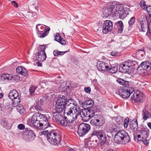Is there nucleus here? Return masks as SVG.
Returning a JSON list of instances; mask_svg holds the SVG:
<instances>
[{"label":"nucleus","instance_id":"obj_29","mask_svg":"<svg viewBox=\"0 0 151 151\" xmlns=\"http://www.w3.org/2000/svg\"><path fill=\"white\" fill-rule=\"evenodd\" d=\"M117 82L124 87H127L129 86V82L128 81H125L120 78H118L116 80Z\"/></svg>","mask_w":151,"mask_h":151},{"label":"nucleus","instance_id":"obj_10","mask_svg":"<svg viewBox=\"0 0 151 151\" xmlns=\"http://www.w3.org/2000/svg\"><path fill=\"white\" fill-rule=\"evenodd\" d=\"M132 64V62L130 61H125L119 67V70L122 73H127L129 74L133 73L134 70Z\"/></svg>","mask_w":151,"mask_h":151},{"label":"nucleus","instance_id":"obj_37","mask_svg":"<svg viewBox=\"0 0 151 151\" xmlns=\"http://www.w3.org/2000/svg\"><path fill=\"white\" fill-rule=\"evenodd\" d=\"M111 127L110 128H111V132L112 133L116 132L117 133L118 132L120 131L118 128L117 126L115 124L113 123L111 124Z\"/></svg>","mask_w":151,"mask_h":151},{"label":"nucleus","instance_id":"obj_14","mask_svg":"<svg viewBox=\"0 0 151 151\" xmlns=\"http://www.w3.org/2000/svg\"><path fill=\"white\" fill-rule=\"evenodd\" d=\"M105 119L103 116L101 115H96L93 119L91 120L90 123L96 126L101 127L105 124Z\"/></svg>","mask_w":151,"mask_h":151},{"label":"nucleus","instance_id":"obj_41","mask_svg":"<svg viewBox=\"0 0 151 151\" xmlns=\"http://www.w3.org/2000/svg\"><path fill=\"white\" fill-rule=\"evenodd\" d=\"M87 112L89 113V114L90 115H91V119L93 117L95 116V111H94L93 109H92L90 108L89 109H87Z\"/></svg>","mask_w":151,"mask_h":151},{"label":"nucleus","instance_id":"obj_16","mask_svg":"<svg viewBox=\"0 0 151 151\" xmlns=\"http://www.w3.org/2000/svg\"><path fill=\"white\" fill-rule=\"evenodd\" d=\"M114 14V17H118L121 19H124L127 16V14L123 8L118 4H117L115 12Z\"/></svg>","mask_w":151,"mask_h":151},{"label":"nucleus","instance_id":"obj_32","mask_svg":"<svg viewBox=\"0 0 151 151\" xmlns=\"http://www.w3.org/2000/svg\"><path fill=\"white\" fill-rule=\"evenodd\" d=\"M148 13L149 17H146V20L147 22L151 21V6H148L145 10Z\"/></svg>","mask_w":151,"mask_h":151},{"label":"nucleus","instance_id":"obj_9","mask_svg":"<svg viewBox=\"0 0 151 151\" xmlns=\"http://www.w3.org/2000/svg\"><path fill=\"white\" fill-rule=\"evenodd\" d=\"M8 97L12 101V105L13 107H16L20 102V99L18 93L15 90L11 91L9 93Z\"/></svg>","mask_w":151,"mask_h":151},{"label":"nucleus","instance_id":"obj_15","mask_svg":"<svg viewBox=\"0 0 151 151\" xmlns=\"http://www.w3.org/2000/svg\"><path fill=\"white\" fill-rule=\"evenodd\" d=\"M90 129V126L89 124L81 123L78 126L77 133L80 136H83L88 133Z\"/></svg>","mask_w":151,"mask_h":151},{"label":"nucleus","instance_id":"obj_42","mask_svg":"<svg viewBox=\"0 0 151 151\" xmlns=\"http://www.w3.org/2000/svg\"><path fill=\"white\" fill-rule=\"evenodd\" d=\"M148 26V31L147 32V34L148 35V33L150 35V38L151 40V21L150 22H147Z\"/></svg>","mask_w":151,"mask_h":151},{"label":"nucleus","instance_id":"obj_53","mask_svg":"<svg viewBox=\"0 0 151 151\" xmlns=\"http://www.w3.org/2000/svg\"><path fill=\"white\" fill-rule=\"evenodd\" d=\"M84 90L87 93H90L91 91V89L90 87H85L84 88Z\"/></svg>","mask_w":151,"mask_h":151},{"label":"nucleus","instance_id":"obj_63","mask_svg":"<svg viewBox=\"0 0 151 151\" xmlns=\"http://www.w3.org/2000/svg\"><path fill=\"white\" fill-rule=\"evenodd\" d=\"M3 96V94L2 93H0V99L2 98Z\"/></svg>","mask_w":151,"mask_h":151},{"label":"nucleus","instance_id":"obj_57","mask_svg":"<svg viewBox=\"0 0 151 151\" xmlns=\"http://www.w3.org/2000/svg\"><path fill=\"white\" fill-rule=\"evenodd\" d=\"M116 122L117 123H118L119 124H120L122 123V120L120 119H119L118 118H117L116 120Z\"/></svg>","mask_w":151,"mask_h":151},{"label":"nucleus","instance_id":"obj_7","mask_svg":"<svg viewBox=\"0 0 151 151\" xmlns=\"http://www.w3.org/2000/svg\"><path fill=\"white\" fill-rule=\"evenodd\" d=\"M65 108L64 111V115L71 116L72 117H73L76 119L77 118V115L76 114H73V110H70L71 107L74 105L76 104V103L74 100L73 99H68L67 101L65 99Z\"/></svg>","mask_w":151,"mask_h":151},{"label":"nucleus","instance_id":"obj_20","mask_svg":"<svg viewBox=\"0 0 151 151\" xmlns=\"http://www.w3.org/2000/svg\"><path fill=\"white\" fill-rule=\"evenodd\" d=\"M89 113L87 112V109H81L79 112H78L77 114V117L78 116H80L82 119L83 120L85 121H88L91 119V115H90Z\"/></svg>","mask_w":151,"mask_h":151},{"label":"nucleus","instance_id":"obj_3","mask_svg":"<svg viewBox=\"0 0 151 151\" xmlns=\"http://www.w3.org/2000/svg\"><path fill=\"white\" fill-rule=\"evenodd\" d=\"M114 140L117 143L125 144L130 142V139L128 133L125 130H120L115 134Z\"/></svg>","mask_w":151,"mask_h":151},{"label":"nucleus","instance_id":"obj_61","mask_svg":"<svg viewBox=\"0 0 151 151\" xmlns=\"http://www.w3.org/2000/svg\"><path fill=\"white\" fill-rule=\"evenodd\" d=\"M37 65L38 66H42V63L39 62H37Z\"/></svg>","mask_w":151,"mask_h":151},{"label":"nucleus","instance_id":"obj_43","mask_svg":"<svg viewBox=\"0 0 151 151\" xmlns=\"http://www.w3.org/2000/svg\"><path fill=\"white\" fill-rule=\"evenodd\" d=\"M40 50H39L38 52H42V53H46L45 52V50L46 49V47L45 45H40Z\"/></svg>","mask_w":151,"mask_h":151},{"label":"nucleus","instance_id":"obj_40","mask_svg":"<svg viewBox=\"0 0 151 151\" xmlns=\"http://www.w3.org/2000/svg\"><path fill=\"white\" fill-rule=\"evenodd\" d=\"M67 51H60L57 50H55L53 52V54L54 56L62 55H64Z\"/></svg>","mask_w":151,"mask_h":151},{"label":"nucleus","instance_id":"obj_55","mask_svg":"<svg viewBox=\"0 0 151 151\" xmlns=\"http://www.w3.org/2000/svg\"><path fill=\"white\" fill-rule=\"evenodd\" d=\"M140 141H142L145 145H147L149 143L148 141L146 139H142Z\"/></svg>","mask_w":151,"mask_h":151},{"label":"nucleus","instance_id":"obj_6","mask_svg":"<svg viewBox=\"0 0 151 151\" xmlns=\"http://www.w3.org/2000/svg\"><path fill=\"white\" fill-rule=\"evenodd\" d=\"M138 70L142 75L146 76L151 73V63L149 61L142 63L138 67Z\"/></svg>","mask_w":151,"mask_h":151},{"label":"nucleus","instance_id":"obj_17","mask_svg":"<svg viewBox=\"0 0 151 151\" xmlns=\"http://www.w3.org/2000/svg\"><path fill=\"white\" fill-rule=\"evenodd\" d=\"M36 137L35 132L32 130L26 128L24 133L23 138L27 141H31Z\"/></svg>","mask_w":151,"mask_h":151},{"label":"nucleus","instance_id":"obj_4","mask_svg":"<svg viewBox=\"0 0 151 151\" xmlns=\"http://www.w3.org/2000/svg\"><path fill=\"white\" fill-rule=\"evenodd\" d=\"M66 115L67 117H64L61 115H56L54 116V118L59 124L63 126H66L68 123H73L76 119L73 117H72L68 114Z\"/></svg>","mask_w":151,"mask_h":151},{"label":"nucleus","instance_id":"obj_28","mask_svg":"<svg viewBox=\"0 0 151 151\" xmlns=\"http://www.w3.org/2000/svg\"><path fill=\"white\" fill-rule=\"evenodd\" d=\"M55 40L59 42L61 45H65L66 44L65 41L61 37L59 33H56Z\"/></svg>","mask_w":151,"mask_h":151},{"label":"nucleus","instance_id":"obj_1","mask_svg":"<svg viewBox=\"0 0 151 151\" xmlns=\"http://www.w3.org/2000/svg\"><path fill=\"white\" fill-rule=\"evenodd\" d=\"M51 114L49 113L46 114L39 112L34 114L31 117V122L35 127L40 129H45L51 127L49 120L51 119Z\"/></svg>","mask_w":151,"mask_h":151},{"label":"nucleus","instance_id":"obj_19","mask_svg":"<svg viewBox=\"0 0 151 151\" xmlns=\"http://www.w3.org/2000/svg\"><path fill=\"white\" fill-rule=\"evenodd\" d=\"M113 24L110 20L105 21L103 25L102 31L104 33L106 34L111 31L113 29Z\"/></svg>","mask_w":151,"mask_h":151},{"label":"nucleus","instance_id":"obj_24","mask_svg":"<svg viewBox=\"0 0 151 151\" xmlns=\"http://www.w3.org/2000/svg\"><path fill=\"white\" fill-rule=\"evenodd\" d=\"M142 116L143 119L145 121L151 118V113L145 109H143L142 111Z\"/></svg>","mask_w":151,"mask_h":151},{"label":"nucleus","instance_id":"obj_62","mask_svg":"<svg viewBox=\"0 0 151 151\" xmlns=\"http://www.w3.org/2000/svg\"><path fill=\"white\" fill-rule=\"evenodd\" d=\"M107 151H116L115 150H113L111 149H108Z\"/></svg>","mask_w":151,"mask_h":151},{"label":"nucleus","instance_id":"obj_30","mask_svg":"<svg viewBox=\"0 0 151 151\" xmlns=\"http://www.w3.org/2000/svg\"><path fill=\"white\" fill-rule=\"evenodd\" d=\"M107 71L109 72L114 73H115L117 70V66L115 65H113L109 66V68L107 69Z\"/></svg>","mask_w":151,"mask_h":151},{"label":"nucleus","instance_id":"obj_18","mask_svg":"<svg viewBox=\"0 0 151 151\" xmlns=\"http://www.w3.org/2000/svg\"><path fill=\"white\" fill-rule=\"evenodd\" d=\"M149 131L148 129H142L139 130L138 133L139 134L137 135L138 141H140L142 139H146L149 136ZM134 140L136 141L137 137H134Z\"/></svg>","mask_w":151,"mask_h":151},{"label":"nucleus","instance_id":"obj_33","mask_svg":"<svg viewBox=\"0 0 151 151\" xmlns=\"http://www.w3.org/2000/svg\"><path fill=\"white\" fill-rule=\"evenodd\" d=\"M70 110H73V114H77L78 112H79L80 111L81 109L78 106H77L76 103L71 107V108Z\"/></svg>","mask_w":151,"mask_h":151},{"label":"nucleus","instance_id":"obj_60","mask_svg":"<svg viewBox=\"0 0 151 151\" xmlns=\"http://www.w3.org/2000/svg\"><path fill=\"white\" fill-rule=\"evenodd\" d=\"M147 126L149 128L151 129V122L147 123Z\"/></svg>","mask_w":151,"mask_h":151},{"label":"nucleus","instance_id":"obj_49","mask_svg":"<svg viewBox=\"0 0 151 151\" xmlns=\"http://www.w3.org/2000/svg\"><path fill=\"white\" fill-rule=\"evenodd\" d=\"M111 54V56L114 57L118 56L119 55V53L116 51L112 52Z\"/></svg>","mask_w":151,"mask_h":151},{"label":"nucleus","instance_id":"obj_12","mask_svg":"<svg viewBox=\"0 0 151 151\" xmlns=\"http://www.w3.org/2000/svg\"><path fill=\"white\" fill-rule=\"evenodd\" d=\"M65 99L61 98L58 100L56 102L55 106L53 110V112L54 114L60 113L65 110Z\"/></svg>","mask_w":151,"mask_h":151},{"label":"nucleus","instance_id":"obj_52","mask_svg":"<svg viewBox=\"0 0 151 151\" xmlns=\"http://www.w3.org/2000/svg\"><path fill=\"white\" fill-rule=\"evenodd\" d=\"M18 128L20 130H23L25 128V126L22 124H20L18 125Z\"/></svg>","mask_w":151,"mask_h":151},{"label":"nucleus","instance_id":"obj_26","mask_svg":"<svg viewBox=\"0 0 151 151\" xmlns=\"http://www.w3.org/2000/svg\"><path fill=\"white\" fill-rule=\"evenodd\" d=\"M138 22L139 23L138 26L140 27L141 31L145 32L147 29L146 23L145 20L141 19H139Z\"/></svg>","mask_w":151,"mask_h":151},{"label":"nucleus","instance_id":"obj_64","mask_svg":"<svg viewBox=\"0 0 151 151\" xmlns=\"http://www.w3.org/2000/svg\"><path fill=\"white\" fill-rule=\"evenodd\" d=\"M35 9L36 11H38V8L37 6H35Z\"/></svg>","mask_w":151,"mask_h":151},{"label":"nucleus","instance_id":"obj_44","mask_svg":"<svg viewBox=\"0 0 151 151\" xmlns=\"http://www.w3.org/2000/svg\"><path fill=\"white\" fill-rule=\"evenodd\" d=\"M140 6L142 7V8L144 9L145 10L147 6H146L145 4V1H141L140 3Z\"/></svg>","mask_w":151,"mask_h":151},{"label":"nucleus","instance_id":"obj_34","mask_svg":"<svg viewBox=\"0 0 151 151\" xmlns=\"http://www.w3.org/2000/svg\"><path fill=\"white\" fill-rule=\"evenodd\" d=\"M85 108H91L94 104L93 101L91 100H86L84 101Z\"/></svg>","mask_w":151,"mask_h":151},{"label":"nucleus","instance_id":"obj_8","mask_svg":"<svg viewBox=\"0 0 151 151\" xmlns=\"http://www.w3.org/2000/svg\"><path fill=\"white\" fill-rule=\"evenodd\" d=\"M117 4L116 3L113 2L107 6H104L102 9L103 15L106 17H107L109 16L114 17V14L115 12Z\"/></svg>","mask_w":151,"mask_h":151},{"label":"nucleus","instance_id":"obj_35","mask_svg":"<svg viewBox=\"0 0 151 151\" xmlns=\"http://www.w3.org/2000/svg\"><path fill=\"white\" fill-rule=\"evenodd\" d=\"M1 79L2 80H5L7 79L8 80H11L12 78V76L11 75L6 73H4L2 74L0 76Z\"/></svg>","mask_w":151,"mask_h":151},{"label":"nucleus","instance_id":"obj_58","mask_svg":"<svg viewBox=\"0 0 151 151\" xmlns=\"http://www.w3.org/2000/svg\"><path fill=\"white\" fill-rule=\"evenodd\" d=\"M1 124L4 126H7V123L4 121H2L1 122Z\"/></svg>","mask_w":151,"mask_h":151},{"label":"nucleus","instance_id":"obj_59","mask_svg":"<svg viewBox=\"0 0 151 151\" xmlns=\"http://www.w3.org/2000/svg\"><path fill=\"white\" fill-rule=\"evenodd\" d=\"M32 16H33V18H34L37 15V13L35 12H32Z\"/></svg>","mask_w":151,"mask_h":151},{"label":"nucleus","instance_id":"obj_36","mask_svg":"<svg viewBox=\"0 0 151 151\" xmlns=\"http://www.w3.org/2000/svg\"><path fill=\"white\" fill-rule=\"evenodd\" d=\"M17 106V110L21 114H23L25 113V110L22 105L20 104L18 106V105Z\"/></svg>","mask_w":151,"mask_h":151},{"label":"nucleus","instance_id":"obj_50","mask_svg":"<svg viewBox=\"0 0 151 151\" xmlns=\"http://www.w3.org/2000/svg\"><path fill=\"white\" fill-rule=\"evenodd\" d=\"M66 89V86H61L59 88V90L61 92H63Z\"/></svg>","mask_w":151,"mask_h":151},{"label":"nucleus","instance_id":"obj_27","mask_svg":"<svg viewBox=\"0 0 151 151\" xmlns=\"http://www.w3.org/2000/svg\"><path fill=\"white\" fill-rule=\"evenodd\" d=\"M47 58L46 53H42V52H38L36 55V58L37 60L42 62L45 60Z\"/></svg>","mask_w":151,"mask_h":151},{"label":"nucleus","instance_id":"obj_13","mask_svg":"<svg viewBox=\"0 0 151 151\" xmlns=\"http://www.w3.org/2000/svg\"><path fill=\"white\" fill-rule=\"evenodd\" d=\"M36 27L37 30V36L41 38H43L46 36L48 34L50 29L49 27H47L46 29L44 26L39 24H37Z\"/></svg>","mask_w":151,"mask_h":151},{"label":"nucleus","instance_id":"obj_39","mask_svg":"<svg viewBox=\"0 0 151 151\" xmlns=\"http://www.w3.org/2000/svg\"><path fill=\"white\" fill-rule=\"evenodd\" d=\"M90 141H86L85 142V145L87 147L89 148L94 146V143L95 142H93L90 139Z\"/></svg>","mask_w":151,"mask_h":151},{"label":"nucleus","instance_id":"obj_31","mask_svg":"<svg viewBox=\"0 0 151 151\" xmlns=\"http://www.w3.org/2000/svg\"><path fill=\"white\" fill-rule=\"evenodd\" d=\"M117 26L118 29V32L120 33H121L123 29V24L122 21H120L116 23L115 26Z\"/></svg>","mask_w":151,"mask_h":151},{"label":"nucleus","instance_id":"obj_56","mask_svg":"<svg viewBox=\"0 0 151 151\" xmlns=\"http://www.w3.org/2000/svg\"><path fill=\"white\" fill-rule=\"evenodd\" d=\"M79 104L82 107H83V108H85V103L84 101L83 102H82L81 101H79Z\"/></svg>","mask_w":151,"mask_h":151},{"label":"nucleus","instance_id":"obj_2","mask_svg":"<svg viewBox=\"0 0 151 151\" xmlns=\"http://www.w3.org/2000/svg\"><path fill=\"white\" fill-rule=\"evenodd\" d=\"M41 133L44 135H47V140L51 144L57 147H61L62 137L58 131L52 130L48 132V130H46L42 131Z\"/></svg>","mask_w":151,"mask_h":151},{"label":"nucleus","instance_id":"obj_11","mask_svg":"<svg viewBox=\"0 0 151 151\" xmlns=\"http://www.w3.org/2000/svg\"><path fill=\"white\" fill-rule=\"evenodd\" d=\"M97 137L100 140H102L103 142H105L106 140V137L105 136L104 133L101 130L98 131L95 130L93 131L91 134V137H90V138L92 140L93 142H95V143L97 142V139H95V140L93 139V138Z\"/></svg>","mask_w":151,"mask_h":151},{"label":"nucleus","instance_id":"obj_54","mask_svg":"<svg viewBox=\"0 0 151 151\" xmlns=\"http://www.w3.org/2000/svg\"><path fill=\"white\" fill-rule=\"evenodd\" d=\"M12 4L13 6L16 8L18 7V4L15 1H11Z\"/></svg>","mask_w":151,"mask_h":151},{"label":"nucleus","instance_id":"obj_51","mask_svg":"<svg viewBox=\"0 0 151 151\" xmlns=\"http://www.w3.org/2000/svg\"><path fill=\"white\" fill-rule=\"evenodd\" d=\"M10 103L8 102V101L6 100L5 101V107L7 109H8L10 107Z\"/></svg>","mask_w":151,"mask_h":151},{"label":"nucleus","instance_id":"obj_21","mask_svg":"<svg viewBox=\"0 0 151 151\" xmlns=\"http://www.w3.org/2000/svg\"><path fill=\"white\" fill-rule=\"evenodd\" d=\"M96 66L99 70L104 71H107V69L109 68V65L107 63L101 61L97 63Z\"/></svg>","mask_w":151,"mask_h":151},{"label":"nucleus","instance_id":"obj_22","mask_svg":"<svg viewBox=\"0 0 151 151\" xmlns=\"http://www.w3.org/2000/svg\"><path fill=\"white\" fill-rule=\"evenodd\" d=\"M118 94L123 98H127L130 96L128 90L126 88H121L119 90Z\"/></svg>","mask_w":151,"mask_h":151},{"label":"nucleus","instance_id":"obj_38","mask_svg":"<svg viewBox=\"0 0 151 151\" xmlns=\"http://www.w3.org/2000/svg\"><path fill=\"white\" fill-rule=\"evenodd\" d=\"M34 108L37 111H41L43 110L39 102H37L36 104H35Z\"/></svg>","mask_w":151,"mask_h":151},{"label":"nucleus","instance_id":"obj_25","mask_svg":"<svg viewBox=\"0 0 151 151\" xmlns=\"http://www.w3.org/2000/svg\"><path fill=\"white\" fill-rule=\"evenodd\" d=\"M130 129L133 131L135 132L138 129V123L137 120L136 119H134L130 122Z\"/></svg>","mask_w":151,"mask_h":151},{"label":"nucleus","instance_id":"obj_5","mask_svg":"<svg viewBox=\"0 0 151 151\" xmlns=\"http://www.w3.org/2000/svg\"><path fill=\"white\" fill-rule=\"evenodd\" d=\"M126 89L128 90L130 95H131V99L134 100L135 102H142L144 101V96L139 91H134V88L132 87H128Z\"/></svg>","mask_w":151,"mask_h":151},{"label":"nucleus","instance_id":"obj_48","mask_svg":"<svg viewBox=\"0 0 151 151\" xmlns=\"http://www.w3.org/2000/svg\"><path fill=\"white\" fill-rule=\"evenodd\" d=\"M36 89L35 86H32L29 88V91L30 94H32L34 93Z\"/></svg>","mask_w":151,"mask_h":151},{"label":"nucleus","instance_id":"obj_46","mask_svg":"<svg viewBox=\"0 0 151 151\" xmlns=\"http://www.w3.org/2000/svg\"><path fill=\"white\" fill-rule=\"evenodd\" d=\"M33 16L32 13L28 12L26 14V18L28 19H31L33 18Z\"/></svg>","mask_w":151,"mask_h":151},{"label":"nucleus","instance_id":"obj_47","mask_svg":"<svg viewBox=\"0 0 151 151\" xmlns=\"http://www.w3.org/2000/svg\"><path fill=\"white\" fill-rule=\"evenodd\" d=\"M135 17H134L131 18L128 22L129 24V25H132L134 23L135 21Z\"/></svg>","mask_w":151,"mask_h":151},{"label":"nucleus","instance_id":"obj_45","mask_svg":"<svg viewBox=\"0 0 151 151\" xmlns=\"http://www.w3.org/2000/svg\"><path fill=\"white\" fill-rule=\"evenodd\" d=\"M129 120L130 119L128 117L126 118L125 119L124 123V126L125 128H127V127Z\"/></svg>","mask_w":151,"mask_h":151},{"label":"nucleus","instance_id":"obj_23","mask_svg":"<svg viewBox=\"0 0 151 151\" xmlns=\"http://www.w3.org/2000/svg\"><path fill=\"white\" fill-rule=\"evenodd\" d=\"M16 72L19 74L22 75L24 76H27L28 75V71L23 67L20 66L17 68Z\"/></svg>","mask_w":151,"mask_h":151}]
</instances>
